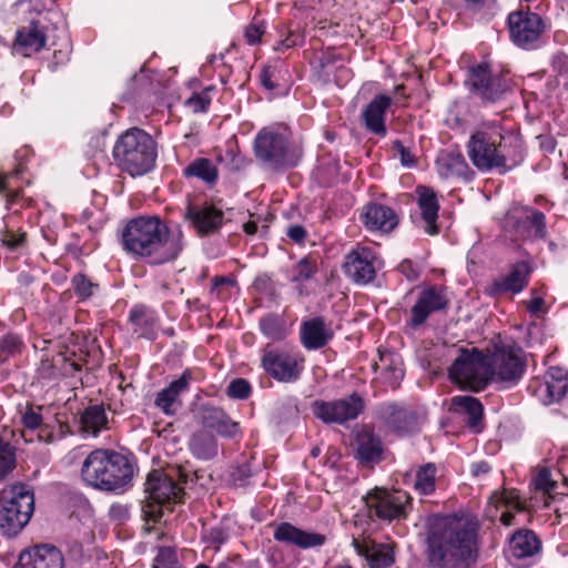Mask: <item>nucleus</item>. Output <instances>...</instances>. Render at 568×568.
<instances>
[{
  "label": "nucleus",
  "instance_id": "53",
  "mask_svg": "<svg viewBox=\"0 0 568 568\" xmlns=\"http://www.w3.org/2000/svg\"><path fill=\"white\" fill-rule=\"evenodd\" d=\"M72 286L75 294L82 300L89 298L93 294V288L97 287V285L83 274L73 276Z\"/></svg>",
  "mask_w": 568,
  "mask_h": 568
},
{
  "label": "nucleus",
  "instance_id": "22",
  "mask_svg": "<svg viewBox=\"0 0 568 568\" xmlns=\"http://www.w3.org/2000/svg\"><path fill=\"white\" fill-rule=\"evenodd\" d=\"M392 104L393 98L387 94H377L371 100L361 114L367 131L381 138L387 134L385 114Z\"/></svg>",
  "mask_w": 568,
  "mask_h": 568
},
{
  "label": "nucleus",
  "instance_id": "39",
  "mask_svg": "<svg viewBox=\"0 0 568 568\" xmlns=\"http://www.w3.org/2000/svg\"><path fill=\"white\" fill-rule=\"evenodd\" d=\"M130 321L134 332L145 338H154L158 331V318L153 311L144 306H134L130 312Z\"/></svg>",
  "mask_w": 568,
  "mask_h": 568
},
{
  "label": "nucleus",
  "instance_id": "18",
  "mask_svg": "<svg viewBox=\"0 0 568 568\" xmlns=\"http://www.w3.org/2000/svg\"><path fill=\"white\" fill-rule=\"evenodd\" d=\"M345 274L357 284H367L375 278V254L366 247L347 254L344 263Z\"/></svg>",
  "mask_w": 568,
  "mask_h": 568
},
{
  "label": "nucleus",
  "instance_id": "3",
  "mask_svg": "<svg viewBox=\"0 0 568 568\" xmlns=\"http://www.w3.org/2000/svg\"><path fill=\"white\" fill-rule=\"evenodd\" d=\"M133 473V465L126 456L104 448L92 450L81 467L83 481L102 491H123Z\"/></svg>",
  "mask_w": 568,
  "mask_h": 568
},
{
  "label": "nucleus",
  "instance_id": "29",
  "mask_svg": "<svg viewBox=\"0 0 568 568\" xmlns=\"http://www.w3.org/2000/svg\"><path fill=\"white\" fill-rule=\"evenodd\" d=\"M489 505L496 508L505 510L500 515V521L505 526L514 525L515 511H524L526 509L525 500L521 499L519 493L516 489H504L503 491H496L489 499Z\"/></svg>",
  "mask_w": 568,
  "mask_h": 568
},
{
  "label": "nucleus",
  "instance_id": "40",
  "mask_svg": "<svg viewBox=\"0 0 568 568\" xmlns=\"http://www.w3.org/2000/svg\"><path fill=\"white\" fill-rule=\"evenodd\" d=\"M30 155L28 148H22L17 151L14 159L17 161L16 168L10 173L0 172V192H8V202H13L19 195V187L12 189L11 182L18 179H22L26 165L24 162Z\"/></svg>",
  "mask_w": 568,
  "mask_h": 568
},
{
  "label": "nucleus",
  "instance_id": "2",
  "mask_svg": "<svg viewBox=\"0 0 568 568\" xmlns=\"http://www.w3.org/2000/svg\"><path fill=\"white\" fill-rule=\"evenodd\" d=\"M183 235L171 231L158 216H139L128 221L121 231L123 251L138 260L161 265L175 260L182 251Z\"/></svg>",
  "mask_w": 568,
  "mask_h": 568
},
{
  "label": "nucleus",
  "instance_id": "5",
  "mask_svg": "<svg viewBox=\"0 0 568 568\" xmlns=\"http://www.w3.org/2000/svg\"><path fill=\"white\" fill-rule=\"evenodd\" d=\"M470 94L483 104L505 100L514 92L515 82L508 71L495 69L487 61L470 65L465 81Z\"/></svg>",
  "mask_w": 568,
  "mask_h": 568
},
{
  "label": "nucleus",
  "instance_id": "51",
  "mask_svg": "<svg viewBox=\"0 0 568 568\" xmlns=\"http://www.w3.org/2000/svg\"><path fill=\"white\" fill-rule=\"evenodd\" d=\"M176 552L171 547H160L152 568H176Z\"/></svg>",
  "mask_w": 568,
  "mask_h": 568
},
{
  "label": "nucleus",
  "instance_id": "45",
  "mask_svg": "<svg viewBox=\"0 0 568 568\" xmlns=\"http://www.w3.org/2000/svg\"><path fill=\"white\" fill-rule=\"evenodd\" d=\"M83 429L92 435H98L108 423L106 414L101 405H92L84 409L81 416Z\"/></svg>",
  "mask_w": 568,
  "mask_h": 568
},
{
  "label": "nucleus",
  "instance_id": "19",
  "mask_svg": "<svg viewBox=\"0 0 568 568\" xmlns=\"http://www.w3.org/2000/svg\"><path fill=\"white\" fill-rule=\"evenodd\" d=\"M191 379V372L185 369L179 378L156 394L154 405L168 416L175 415L182 407L181 395L189 392Z\"/></svg>",
  "mask_w": 568,
  "mask_h": 568
},
{
  "label": "nucleus",
  "instance_id": "7",
  "mask_svg": "<svg viewBox=\"0 0 568 568\" xmlns=\"http://www.w3.org/2000/svg\"><path fill=\"white\" fill-rule=\"evenodd\" d=\"M489 356L477 348L460 349L449 367V377L462 388L484 389L489 381Z\"/></svg>",
  "mask_w": 568,
  "mask_h": 568
},
{
  "label": "nucleus",
  "instance_id": "61",
  "mask_svg": "<svg viewBox=\"0 0 568 568\" xmlns=\"http://www.w3.org/2000/svg\"><path fill=\"white\" fill-rule=\"evenodd\" d=\"M109 516L111 519H113L118 523H123L130 516L129 508L125 505L113 504V505H111V507L109 509Z\"/></svg>",
  "mask_w": 568,
  "mask_h": 568
},
{
  "label": "nucleus",
  "instance_id": "42",
  "mask_svg": "<svg viewBox=\"0 0 568 568\" xmlns=\"http://www.w3.org/2000/svg\"><path fill=\"white\" fill-rule=\"evenodd\" d=\"M185 178H196L207 184H214L219 178V170L212 160L199 158L183 169Z\"/></svg>",
  "mask_w": 568,
  "mask_h": 568
},
{
  "label": "nucleus",
  "instance_id": "24",
  "mask_svg": "<svg viewBox=\"0 0 568 568\" xmlns=\"http://www.w3.org/2000/svg\"><path fill=\"white\" fill-rule=\"evenodd\" d=\"M415 193L420 217L425 223L424 230L429 235H436L438 233L436 222L439 211L437 194L433 189L424 185L417 186Z\"/></svg>",
  "mask_w": 568,
  "mask_h": 568
},
{
  "label": "nucleus",
  "instance_id": "56",
  "mask_svg": "<svg viewBox=\"0 0 568 568\" xmlns=\"http://www.w3.org/2000/svg\"><path fill=\"white\" fill-rule=\"evenodd\" d=\"M215 432L221 436L234 438L240 434V425L239 423L233 422L226 414L224 418L220 422Z\"/></svg>",
  "mask_w": 568,
  "mask_h": 568
},
{
  "label": "nucleus",
  "instance_id": "58",
  "mask_svg": "<svg viewBox=\"0 0 568 568\" xmlns=\"http://www.w3.org/2000/svg\"><path fill=\"white\" fill-rule=\"evenodd\" d=\"M227 538L226 532L220 527H213L206 531L205 540L207 544L219 548L222 544L225 542Z\"/></svg>",
  "mask_w": 568,
  "mask_h": 568
},
{
  "label": "nucleus",
  "instance_id": "26",
  "mask_svg": "<svg viewBox=\"0 0 568 568\" xmlns=\"http://www.w3.org/2000/svg\"><path fill=\"white\" fill-rule=\"evenodd\" d=\"M47 41L44 26L40 21H31L28 26L17 31L14 49L24 57L39 52Z\"/></svg>",
  "mask_w": 568,
  "mask_h": 568
},
{
  "label": "nucleus",
  "instance_id": "9",
  "mask_svg": "<svg viewBox=\"0 0 568 568\" xmlns=\"http://www.w3.org/2000/svg\"><path fill=\"white\" fill-rule=\"evenodd\" d=\"M145 493L149 501L143 506L142 511L146 520L156 523L163 515V506L166 503L179 501L183 490L169 475L153 470L148 476Z\"/></svg>",
  "mask_w": 568,
  "mask_h": 568
},
{
  "label": "nucleus",
  "instance_id": "47",
  "mask_svg": "<svg viewBox=\"0 0 568 568\" xmlns=\"http://www.w3.org/2000/svg\"><path fill=\"white\" fill-rule=\"evenodd\" d=\"M43 418L40 413V408L34 409L32 407H29L26 409L24 413L21 415V423L24 426V430L22 432V436L24 437L26 442H32V436L27 437V434L30 433V435L39 429L42 425Z\"/></svg>",
  "mask_w": 568,
  "mask_h": 568
},
{
  "label": "nucleus",
  "instance_id": "10",
  "mask_svg": "<svg viewBox=\"0 0 568 568\" xmlns=\"http://www.w3.org/2000/svg\"><path fill=\"white\" fill-rule=\"evenodd\" d=\"M254 151L256 156L272 169L293 166L296 163L287 136L275 129H263L258 132Z\"/></svg>",
  "mask_w": 568,
  "mask_h": 568
},
{
  "label": "nucleus",
  "instance_id": "64",
  "mask_svg": "<svg viewBox=\"0 0 568 568\" xmlns=\"http://www.w3.org/2000/svg\"><path fill=\"white\" fill-rule=\"evenodd\" d=\"M544 300L539 296H532L527 303V308L531 315H538L544 312Z\"/></svg>",
  "mask_w": 568,
  "mask_h": 568
},
{
  "label": "nucleus",
  "instance_id": "60",
  "mask_svg": "<svg viewBox=\"0 0 568 568\" xmlns=\"http://www.w3.org/2000/svg\"><path fill=\"white\" fill-rule=\"evenodd\" d=\"M264 27L262 24L252 23L245 31V38L250 44H257L261 41V37L264 33Z\"/></svg>",
  "mask_w": 568,
  "mask_h": 568
},
{
  "label": "nucleus",
  "instance_id": "31",
  "mask_svg": "<svg viewBox=\"0 0 568 568\" xmlns=\"http://www.w3.org/2000/svg\"><path fill=\"white\" fill-rule=\"evenodd\" d=\"M332 337L333 333L322 317H315L305 322L301 329V341L307 349L322 348Z\"/></svg>",
  "mask_w": 568,
  "mask_h": 568
},
{
  "label": "nucleus",
  "instance_id": "37",
  "mask_svg": "<svg viewBox=\"0 0 568 568\" xmlns=\"http://www.w3.org/2000/svg\"><path fill=\"white\" fill-rule=\"evenodd\" d=\"M437 467L427 463L417 467L414 475H406V481L412 480L414 490L420 496L432 495L436 490Z\"/></svg>",
  "mask_w": 568,
  "mask_h": 568
},
{
  "label": "nucleus",
  "instance_id": "35",
  "mask_svg": "<svg viewBox=\"0 0 568 568\" xmlns=\"http://www.w3.org/2000/svg\"><path fill=\"white\" fill-rule=\"evenodd\" d=\"M79 369L77 363L69 362L62 354H58L52 359L42 358L37 373L41 381H52L60 375H71Z\"/></svg>",
  "mask_w": 568,
  "mask_h": 568
},
{
  "label": "nucleus",
  "instance_id": "27",
  "mask_svg": "<svg viewBox=\"0 0 568 568\" xmlns=\"http://www.w3.org/2000/svg\"><path fill=\"white\" fill-rule=\"evenodd\" d=\"M356 552L364 557L371 568H386L394 564V548L390 544H367L353 539Z\"/></svg>",
  "mask_w": 568,
  "mask_h": 568
},
{
  "label": "nucleus",
  "instance_id": "38",
  "mask_svg": "<svg viewBox=\"0 0 568 568\" xmlns=\"http://www.w3.org/2000/svg\"><path fill=\"white\" fill-rule=\"evenodd\" d=\"M189 446L192 455L201 460L212 459L219 453V445L215 436L206 429L194 433L190 439Z\"/></svg>",
  "mask_w": 568,
  "mask_h": 568
},
{
  "label": "nucleus",
  "instance_id": "23",
  "mask_svg": "<svg viewBox=\"0 0 568 568\" xmlns=\"http://www.w3.org/2000/svg\"><path fill=\"white\" fill-rule=\"evenodd\" d=\"M361 219L366 229L384 233L393 231L398 224V216L395 211L381 203L365 205Z\"/></svg>",
  "mask_w": 568,
  "mask_h": 568
},
{
  "label": "nucleus",
  "instance_id": "48",
  "mask_svg": "<svg viewBox=\"0 0 568 568\" xmlns=\"http://www.w3.org/2000/svg\"><path fill=\"white\" fill-rule=\"evenodd\" d=\"M213 88L209 87L201 92L193 93L186 101L185 105L194 113L205 112L211 103V91Z\"/></svg>",
  "mask_w": 568,
  "mask_h": 568
},
{
  "label": "nucleus",
  "instance_id": "50",
  "mask_svg": "<svg viewBox=\"0 0 568 568\" xmlns=\"http://www.w3.org/2000/svg\"><path fill=\"white\" fill-rule=\"evenodd\" d=\"M14 464L13 448L8 443L0 442V478L7 476L13 469Z\"/></svg>",
  "mask_w": 568,
  "mask_h": 568
},
{
  "label": "nucleus",
  "instance_id": "49",
  "mask_svg": "<svg viewBox=\"0 0 568 568\" xmlns=\"http://www.w3.org/2000/svg\"><path fill=\"white\" fill-rule=\"evenodd\" d=\"M532 484L536 491H540L544 495H547L548 498L557 485L556 480L551 478V474L547 468H542L537 473L532 479Z\"/></svg>",
  "mask_w": 568,
  "mask_h": 568
},
{
  "label": "nucleus",
  "instance_id": "4",
  "mask_svg": "<svg viewBox=\"0 0 568 568\" xmlns=\"http://www.w3.org/2000/svg\"><path fill=\"white\" fill-rule=\"evenodd\" d=\"M113 158L121 170L140 176L152 170L156 159L155 142L139 128H131L119 136L113 148Z\"/></svg>",
  "mask_w": 568,
  "mask_h": 568
},
{
  "label": "nucleus",
  "instance_id": "15",
  "mask_svg": "<svg viewBox=\"0 0 568 568\" xmlns=\"http://www.w3.org/2000/svg\"><path fill=\"white\" fill-rule=\"evenodd\" d=\"M448 303L445 288L440 286L424 288L410 308L409 324L413 327L423 325L433 313L447 308Z\"/></svg>",
  "mask_w": 568,
  "mask_h": 568
},
{
  "label": "nucleus",
  "instance_id": "57",
  "mask_svg": "<svg viewBox=\"0 0 568 568\" xmlns=\"http://www.w3.org/2000/svg\"><path fill=\"white\" fill-rule=\"evenodd\" d=\"M527 222L530 224L531 227L535 229V235L538 237H542L546 233V223H545V215L540 211L532 210L530 213L526 216Z\"/></svg>",
  "mask_w": 568,
  "mask_h": 568
},
{
  "label": "nucleus",
  "instance_id": "54",
  "mask_svg": "<svg viewBox=\"0 0 568 568\" xmlns=\"http://www.w3.org/2000/svg\"><path fill=\"white\" fill-rule=\"evenodd\" d=\"M226 413L216 407H204L202 412V424L204 428L215 430Z\"/></svg>",
  "mask_w": 568,
  "mask_h": 568
},
{
  "label": "nucleus",
  "instance_id": "16",
  "mask_svg": "<svg viewBox=\"0 0 568 568\" xmlns=\"http://www.w3.org/2000/svg\"><path fill=\"white\" fill-rule=\"evenodd\" d=\"M378 417L383 425L397 435H407L419 429L417 414L396 404H384L378 408Z\"/></svg>",
  "mask_w": 568,
  "mask_h": 568
},
{
  "label": "nucleus",
  "instance_id": "46",
  "mask_svg": "<svg viewBox=\"0 0 568 568\" xmlns=\"http://www.w3.org/2000/svg\"><path fill=\"white\" fill-rule=\"evenodd\" d=\"M260 328L264 336L274 341L283 339L287 329L283 320L275 314H268L260 320Z\"/></svg>",
  "mask_w": 568,
  "mask_h": 568
},
{
  "label": "nucleus",
  "instance_id": "25",
  "mask_svg": "<svg viewBox=\"0 0 568 568\" xmlns=\"http://www.w3.org/2000/svg\"><path fill=\"white\" fill-rule=\"evenodd\" d=\"M185 216L200 235H207L217 231L223 223L222 211L212 205L189 206Z\"/></svg>",
  "mask_w": 568,
  "mask_h": 568
},
{
  "label": "nucleus",
  "instance_id": "43",
  "mask_svg": "<svg viewBox=\"0 0 568 568\" xmlns=\"http://www.w3.org/2000/svg\"><path fill=\"white\" fill-rule=\"evenodd\" d=\"M452 409L457 413H464L468 416L467 424L470 427H476L483 417L481 403L468 395L454 396L452 398Z\"/></svg>",
  "mask_w": 568,
  "mask_h": 568
},
{
  "label": "nucleus",
  "instance_id": "32",
  "mask_svg": "<svg viewBox=\"0 0 568 568\" xmlns=\"http://www.w3.org/2000/svg\"><path fill=\"white\" fill-rule=\"evenodd\" d=\"M497 151V169L503 170V172L514 169L524 159L523 142L519 138L514 135L500 136Z\"/></svg>",
  "mask_w": 568,
  "mask_h": 568
},
{
  "label": "nucleus",
  "instance_id": "17",
  "mask_svg": "<svg viewBox=\"0 0 568 568\" xmlns=\"http://www.w3.org/2000/svg\"><path fill=\"white\" fill-rule=\"evenodd\" d=\"M496 141L485 132L474 133L467 144L468 156L480 171L497 169L498 151Z\"/></svg>",
  "mask_w": 568,
  "mask_h": 568
},
{
  "label": "nucleus",
  "instance_id": "34",
  "mask_svg": "<svg viewBox=\"0 0 568 568\" xmlns=\"http://www.w3.org/2000/svg\"><path fill=\"white\" fill-rule=\"evenodd\" d=\"M436 169L444 179L466 178L469 171L462 153L449 150L439 153L436 160Z\"/></svg>",
  "mask_w": 568,
  "mask_h": 568
},
{
  "label": "nucleus",
  "instance_id": "21",
  "mask_svg": "<svg viewBox=\"0 0 568 568\" xmlns=\"http://www.w3.org/2000/svg\"><path fill=\"white\" fill-rule=\"evenodd\" d=\"M14 568H64V559L57 547L40 545L24 550Z\"/></svg>",
  "mask_w": 568,
  "mask_h": 568
},
{
  "label": "nucleus",
  "instance_id": "1",
  "mask_svg": "<svg viewBox=\"0 0 568 568\" xmlns=\"http://www.w3.org/2000/svg\"><path fill=\"white\" fill-rule=\"evenodd\" d=\"M479 551V523L468 516H434L427 520L425 558L429 568H469Z\"/></svg>",
  "mask_w": 568,
  "mask_h": 568
},
{
  "label": "nucleus",
  "instance_id": "59",
  "mask_svg": "<svg viewBox=\"0 0 568 568\" xmlns=\"http://www.w3.org/2000/svg\"><path fill=\"white\" fill-rule=\"evenodd\" d=\"M304 41V37L300 32L292 31L290 34L282 41L278 42L276 50H285L293 48L295 45L302 44Z\"/></svg>",
  "mask_w": 568,
  "mask_h": 568
},
{
  "label": "nucleus",
  "instance_id": "30",
  "mask_svg": "<svg viewBox=\"0 0 568 568\" xmlns=\"http://www.w3.org/2000/svg\"><path fill=\"white\" fill-rule=\"evenodd\" d=\"M355 447L356 458L364 464H376L383 458V444L369 428H363L357 433Z\"/></svg>",
  "mask_w": 568,
  "mask_h": 568
},
{
  "label": "nucleus",
  "instance_id": "62",
  "mask_svg": "<svg viewBox=\"0 0 568 568\" xmlns=\"http://www.w3.org/2000/svg\"><path fill=\"white\" fill-rule=\"evenodd\" d=\"M395 148L400 154V162L405 166H412L414 164V156L410 152L399 142H395Z\"/></svg>",
  "mask_w": 568,
  "mask_h": 568
},
{
  "label": "nucleus",
  "instance_id": "6",
  "mask_svg": "<svg viewBox=\"0 0 568 568\" xmlns=\"http://www.w3.org/2000/svg\"><path fill=\"white\" fill-rule=\"evenodd\" d=\"M33 510L34 496L28 485L4 487L0 490V532L6 537L18 535L29 523Z\"/></svg>",
  "mask_w": 568,
  "mask_h": 568
},
{
  "label": "nucleus",
  "instance_id": "44",
  "mask_svg": "<svg viewBox=\"0 0 568 568\" xmlns=\"http://www.w3.org/2000/svg\"><path fill=\"white\" fill-rule=\"evenodd\" d=\"M317 273V264L310 257L298 261L292 268L291 282L296 285L301 295L305 294V286Z\"/></svg>",
  "mask_w": 568,
  "mask_h": 568
},
{
  "label": "nucleus",
  "instance_id": "12",
  "mask_svg": "<svg viewBox=\"0 0 568 568\" xmlns=\"http://www.w3.org/2000/svg\"><path fill=\"white\" fill-rule=\"evenodd\" d=\"M262 366L274 379L284 383L295 382L303 369V358L286 349L265 348Z\"/></svg>",
  "mask_w": 568,
  "mask_h": 568
},
{
  "label": "nucleus",
  "instance_id": "13",
  "mask_svg": "<svg viewBox=\"0 0 568 568\" xmlns=\"http://www.w3.org/2000/svg\"><path fill=\"white\" fill-rule=\"evenodd\" d=\"M363 408L362 397L357 394H352L346 398L333 402L317 400L313 405V413L324 423L344 424L355 419Z\"/></svg>",
  "mask_w": 568,
  "mask_h": 568
},
{
  "label": "nucleus",
  "instance_id": "52",
  "mask_svg": "<svg viewBox=\"0 0 568 568\" xmlns=\"http://www.w3.org/2000/svg\"><path fill=\"white\" fill-rule=\"evenodd\" d=\"M22 342L17 335H6L0 339V361H6L10 355L20 352Z\"/></svg>",
  "mask_w": 568,
  "mask_h": 568
},
{
  "label": "nucleus",
  "instance_id": "63",
  "mask_svg": "<svg viewBox=\"0 0 568 568\" xmlns=\"http://www.w3.org/2000/svg\"><path fill=\"white\" fill-rule=\"evenodd\" d=\"M287 236L296 242V243H301L305 240L306 237V231L303 226L301 225H294V226H291L288 230H287Z\"/></svg>",
  "mask_w": 568,
  "mask_h": 568
},
{
  "label": "nucleus",
  "instance_id": "11",
  "mask_svg": "<svg viewBox=\"0 0 568 568\" xmlns=\"http://www.w3.org/2000/svg\"><path fill=\"white\" fill-rule=\"evenodd\" d=\"M511 41L519 48L532 50L538 47L545 24L542 19L530 11H516L508 16Z\"/></svg>",
  "mask_w": 568,
  "mask_h": 568
},
{
  "label": "nucleus",
  "instance_id": "33",
  "mask_svg": "<svg viewBox=\"0 0 568 568\" xmlns=\"http://www.w3.org/2000/svg\"><path fill=\"white\" fill-rule=\"evenodd\" d=\"M376 368L381 371L384 382L393 389L397 388L404 378V367L402 357L390 351H379V362Z\"/></svg>",
  "mask_w": 568,
  "mask_h": 568
},
{
  "label": "nucleus",
  "instance_id": "28",
  "mask_svg": "<svg viewBox=\"0 0 568 568\" xmlns=\"http://www.w3.org/2000/svg\"><path fill=\"white\" fill-rule=\"evenodd\" d=\"M529 274V265L526 262H518L513 265L508 274L494 281L491 292L494 294H518L527 286Z\"/></svg>",
  "mask_w": 568,
  "mask_h": 568
},
{
  "label": "nucleus",
  "instance_id": "36",
  "mask_svg": "<svg viewBox=\"0 0 568 568\" xmlns=\"http://www.w3.org/2000/svg\"><path fill=\"white\" fill-rule=\"evenodd\" d=\"M540 542L531 530H519L509 540V552L513 558L523 559L534 556Z\"/></svg>",
  "mask_w": 568,
  "mask_h": 568
},
{
  "label": "nucleus",
  "instance_id": "14",
  "mask_svg": "<svg viewBox=\"0 0 568 568\" xmlns=\"http://www.w3.org/2000/svg\"><path fill=\"white\" fill-rule=\"evenodd\" d=\"M409 503L410 496L403 490H377L367 500L368 507L378 518L389 521L405 517Z\"/></svg>",
  "mask_w": 568,
  "mask_h": 568
},
{
  "label": "nucleus",
  "instance_id": "20",
  "mask_svg": "<svg viewBox=\"0 0 568 568\" xmlns=\"http://www.w3.org/2000/svg\"><path fill=\"white\" fill-rule=\"evenodd\" d=\"M273 538L278 542L293 545L302 549L320 547L326 541L324 535L300 529L286 521L275 526Z\"/></svg>",
  "mask_w": 568,
  "mask_h": 568
},
{
  "label": "nucleus",
  "instance_id": "8",
  "mask_svg": "<svg viewBox=\"0 0 568 568\" xmlns=\"http://www.w3.org/2000/svg\"><path fill=\"white\" fill-rule=\"evenodd\" d=\"M489 356V381L508 386L516 385L524 376L527 367L526 354L515 343H499L494 346Z\"/></svg>",
  "mask_w": 568,
  "mask_h": 568
},
{
  "label": "nucleus",
  "instance_id": "55",
  "mask_svg": "<svg viewBox=\"0 0 568 568\" xmlns=\"http://www.w3.org/2000/svg\"><path fill=\"white\" fill-rule=\"evenodd\" d=\"M251 386L243 378L234 379L227 387V395L232 398L245 399L250 396Z\"/></svg>",
  "mask_w": 568,
  "mask_h": 568
},
{
  "label": "nucleus",
  "instance_id": "41",
  "mask_svg": "<svg viewBox=\"0 0 568 568\" xmlns=\"http://www.w3.org/2000/svg\"><path fill=\"white\" fill-rule=\"evenodd\" d=\"M544 387L549 403L560 400L568 392V373L560 367H550L545 375Z\"/></svg>",
  "mask_w": 568,
  "mask_h": 568
}]
</instances>
